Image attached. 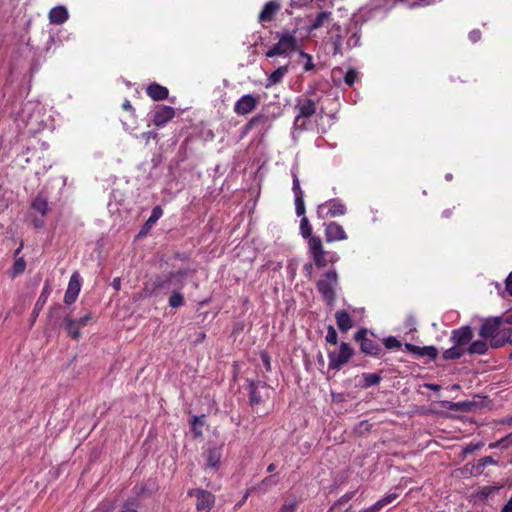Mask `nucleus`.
Returning a JSON list of instances; mask_svg holds the SVG:
<instances>
[{
	"mask_svg": "<svg viewBox=\"0 0 512 512\" xmlns=\"http://www.w3.org/2000/svg\"><path fill=\"white\" fill-rule=\"evenodd\" d=\"M466 350V353L470 355H484L489 350V344L486 339L482 338L480 340L471 341Z\"/></svg>",
	"mask_w": 512,
	"mask_h": 512,
	"instance_id": "nucleus-23",
	"label": "nucleus"
},
{
	"mask_svg": "<svg viewBox=\"0 0 512 512\" xmlns=\"http://www.w3.org/2000/svg\"><path fill=\"white\" fill-rule=\"evenodd\" d=\"M188 496L196 498L197 512H209L215 503V496L203 489H190Z\"/></svg>",
	"mask_w": 512,
	"mask_h": 512,
	"instance_id": "nucleus-10",
	"label": "nucleus"
},
{
	"mask_svg": "<svg viewBox=\"0 0 512 512\" xmlns=\"http://www.w3.org/2000/svg\"><path fill=\"white\" fill-rule=\"evenodd\" d=\"M325 339H326L327 343H329V344H332V345L337 344V339H338L337 332L332 325L328 326Z\"/></svg>",
	"mask_w": 512,
	"mask_h": 512,
	"instance_id": "nucleus-43",
	"label": "nucleus"
},
{
	"mask_svg": "<svg viewBox=\"0 0 512 512\" xmlns=\"http://www.w3.org/2000/svg\"><path fill=\"white\" fill-rule=\"evenodd\" d=\"M146 93L154 101H161L168 98L169 90L158 83H152L147 86Z\"/></svg>",
	"mask_w": 512,
	"mask_h": 512,
	"instance_id": "nucleus-19",
	"label": "nucleus"
},
{
	"mask_svg": "<svg viewBox=\"0 0 512 512\" xmlns=\"http://www.w3.org/2000/svg\"><path fill=\"white\" fill-rule=\"evenodd\" d=\"M454 209H455V207H453V208H448V209L443 210V212H442V217H443V218H446V219L451 218V217H452V215H453V210H454Z\"/></svg>",
	"mask_w": 512,
	"mask_h": 512,
	"instance_id": "nucleus-58",
	"label": "nucleus"
},
{
	"mask_svg": "<svg viewBox=\"0 0 512 512\" xmlns=\"http://www.w3.org/2000/svg\"><path fill=\"white\" fill-rule=\"evenodd\" d=\"M112 286L113 288H115L116 290H119L120 289V286H121V280L120 278H114L113 281H112Z\"/></svg>",
	"mask_w": 512,
	"mask_h": 512,
	"instance_id": "nucleus-62",
	"label": "nucleus"
},
{
	"mask_svg": "<svg viewBox=\"0 0 512 512\" xmlns=\"http://www.w3.org/2000/svg\"><path fill=\"white\" fill-rule=\"evenodd\" d=\"M313 264L311 262H308L306 264H304L303 266V273L305 274V276L310 280L312 279V276H313Z\"/></svg>",
	"mask_w": 512,
	"mask_h": 512,
	"instance_id": "nucleus-50",
	"label": "nucleus"
},
{
	"mask_svg": "<svg viewBox=\"0 0 512 512\" xmlns=\"http://www.w3.org/2000/svg\"><path fill=\"white\" fill-rule=\"evenodd\" d=\"M188 273V269H179L156 276L153 282L152 293L167 294L169 291L174 292L182 290L185 286Z\"/></svg>",
	"mask_w": 512,
	"mask_h": 512,
	"instance_id": "nucleus-3",
	"label": "nucleus"
},
{
	"mask_svg": "<svg viewBox=\"0 0 512 512\" xmlns=\"http://www.w3.org/2000/svg\"><path fill=\"white\" fill-rule=\"evenodd\" d=\"M494 490L495 488L491 486L483 487V489L481 490V495L487 498Z\"/></svg>",
	"mask_w": 512,
	"mask_h": 512,
	"instance_id": "nucleus-57",
	"label": "nucleus"
},
{
	"mask_svg": "<svg viewBox=\"0 0 512 512\" xmlns=\"http://www.w3.org/2000/svg\"><path fill=\"white\" fill-rule=\"evenodd\" d=\"M405 348L408 352L418 355V356H421V351H422L421 348L422 347L411 344V343H406Z\"/></svg>",
	"mask_w": 512,
	"mask_h": 512,
	"instance_id": "nucleus-47",
	"label": "nucleus"
},
{
	"mask_svg": "<svg viewBox=\"0 0 512 512\" xmlns=\"http://www.w3.org/2000/svg\"><path fill=\"white\" fill-rule=\"evenodd\" d=\"M337 283L338 275L334 269L325 272L316 283L317 290L328 305H332L336 299Z\"/></svg>",
	"mask_w": 512,
	"mask_h": 512,
	"instance_id": "nucleus-5",
	"label": "nucleus"
},
{
	"mask_svg": "<svg viewBox=\"0 0 512 512\" xmlns=\"http://www.w3.org/2000/svg\"><path fill=\"white\" fill-rule=\"evenodd\" d=\"M473 337L474 333L469 325L453 329L450 335V341L453 343V346L443 351L442 359L450 361L463 357Z\"/></svg>",
	"mask_w": 512,
	"mask_h": 512,
	"instance_id": "nucleus-1",
	"label": "nucleus"
},
{
	"mask_svg": "<svg viewBox=\"0 0 512 512\" xmlns=\"http://www.w3.org/2000/svg\"><path fill=\"white\" fill-rule=\"evenodd\" d=\"M488 465H497V461L492 456H485L478 460L477 464L474 466L475 474L480 475L483 473V470Z\"/></svg>",
	"mask_w": 512,
	"mask_h": 512,
	"instance_id": "nucleus-32",
	"label": "nucleus"
},
{
	"mask_svg": "<svg viewBox=\"0 0 512 512\" xmlns=\"http://www.w3.org/2000/svg\"><path fill=\"white\" fill-rule=\"evenodd\" d=\"M31 208L38 212L42 217H45L48 213V201L47 199L38 194L31 202Z\"/></svg>",
	"mask_w": 512,
	"mask_h": 512,
	"instance_id": "nucleus-26",
	"label": "nucleus"
},
{
	"mask_svg": "<svg viewBox=\"0 0 512 512\" xmlns=\"http://www.w3.org/2000/svg\"><path fill=\"white\" fill-rule=\"evenodd\" d=\"M267 116L265 114H257L253 116L244 126L243 134H247L250 132L255 126L258 124H264L267 121Z\"/></svg>",
	"mask_w": 512,
	"mask_h": 512,
	"instance_id": "nucleus-31",
	"label": "nucleus"
},
{
	"mask_svg": "<svg viewBox=\"0 0 512 512\" xmlns=\"http://www.w3.org/2000/svg\"><path fill=\"white\" fill-rule=\"evenodd\" d=\"M325 239L327 242L340 241L347 239V234L341 225L329 222L325 224Z\"/></svg>",
	"mask_w": 512,
	"mask_h": 512,
	"instance_id": "nucleus-17",
	"label": "nucleus"
},
{
	"mask_svg": "<svg viewBox=\"0 0 512 512\" xmlns=\"http://www.w3.org/2000/svg\"><path fill=\"white\" fill-rule=\"evenodd\" d=\"M349 500L350 497L348 496L347 493L342 498H340L336 503H334V505L328 512H349L352 505H349L348 507L344 508V506L348 503Z\"/></svg>",
	"mask_w": 512,
	"mask_h": 512,
	"instance_id": "nucleus-33",
	"label": "nucleus"
},
{
	"mask_svg": "<svg viewBox=\"0 0 512 512\" xmlns=\"http://www.w3.org/2000/svg\"><path fill=\"white\" fill-rule=\"evenodd\" d=\"M300 55L307 59V62L304 65V71L307 72V71L312 70L314 68L312 56L307 54V53H305L304 51H301Z\"/></svg>",
	"mask_w": 512,
	"mask_h": 512,
	"instance_id": "nucleus-45",
	"label": "nucleus"
},
{
	"mask_svg": "<svg viewBox=\"0 0 512 512\" xmlns=\"http://www.w3.org/2000/svg\"><path fill=\"white\" fill-rule=\"evenodd\" d=\"M276 483H277V481L274 479V475H271V476L265 477L261 481L260 486L270 487V486L276 485Z\"/></svg>",
	"mask_w": 512,
	"mask_h": 512,
	"instance_id": "nucleus-51",
	"label": "nucleus"
},
{
	"mask_svg": "<svg viewBox=\"0 0 512 512\" xmlns=\"http://www.w3.org/2000/svg\"><path fill=\"white\" fill-rule=\"evenodd\" d=\"M482 447V443H469L467 446H465L463 448V453L464 454H471L473 453L474 451L480 449Z\"/></svg>",
	"mask_w": 512,
	"mask_h": 512,
	"instance_id": "nucleus-46",
	"label": "nucleus"
},
{
	"mask_svg": "<svg viewBox=\"0 0 512 512\" xmlns=\"http://www.w3.org/2000/svg\"><path fill=\"white\" fill-rule=\"evenodd\" d=\"M276 468H277L276 464L275 463H271L267 467V472L273 473L276 470Z\"/></svg>",
	"mask_w": 512,
	"mask_h": 512,
	"instance_id": "nucleus-64",
	"label": "nucleus"
},
{
	"mask_svg": "<svg viewBox=\"0 0 512 512\" xmlns=\"http://www.w3.org/2000/svg\"><path fill=\"white\" fill-rule=\"evenodd\" d=\"M506 343H510V329L503 330L501 334H496L490 338L489 347L498 349L503 347Z\"/></svg>",
	"mask_w": 512,
	"mask_h": 512,
	"instance_id": "nucleus-25",
	"label": "nucleus"
},
{
	"mask_svg": "<svg viewBox=\"0 0 512 512\" xmlns=\"http://www.w3.org/2000/svg\"><path fill=\"white\" fill-rule=\"evenodd\" d=\"M174 116L175 109L172 106L160 105L157 107L154 113L153 123L157 127H162L167 122H169Z\"/></svg>",
	"mask_w": 512,
	"mask_h": 512,
	"instance_id": "nucleus-15",
	"label": "nucleus"
},
{
	"mask_svg": "<svg viewBox=\"0 0 512 512\" xmlns=\"http://www.w3.org/2000/svg\"><path fill=\"white\" fill-rule=\"evenodd\" d=\"M50 291H51L50 286H49V284L46 283L42 289L40 296L38 297V299L36 301L34 311L42 309V307L44 306V304L46 303V301L48 299Z\"/></svg>",
	"mask_w": 512,
	"mask_h": 512,
	"instance_id": "nucleus-37",
	"label": "nucleus"
},
{
	"mask_svg": "<svg viewBox=\"0 0 512 512\" xmlns=\"http://www.w3.org/2000/svg\"><path fill=\"white\" fill-rule=\"evenodd\" d=\"M288 71H289V65L288 64L278 67L276 70H274L268 76L267 81L265 83V88L269 89L272 86H274V85H276L278 83H281L283 78H284V76L288 73Z\"/></svg>",
	"mask_w": 512,
	"mask_h": 512,
	"instance_id": "nucleus-21",
	"label": "nucleus"
},
{
	"mask_svg": "<svg viewBox=\"0 0 512 512\" xmlns=\"http://www.w3.org/2000/svg\"><path fill=\"white\" fill-rule=\"evenodd\" d=\"M346 207L336 200H330L317 207V216L320 219L337 217L345 214Z\"/></svg>",
	"mask_w": 512,
	"mask_h": 512,
	"instance_id": "nucleus-11",
	"label": "nucleus"
},
{
	"mask_svg": "<svg viewBox=\"0 0 512 512\" xmlns=\"http://www.w3.org/2000/svg\"><path fill=\"white\" fill-rule=\"evenodd\" d=\"M469 38H470L473 42H476V41L480 38V31L476 30V31H472V32H470V34H469Z\"/></svg>",
	"mask_w": 512,
	"mask_h": 512,
	"instance_id": "nucleus-60",
	"label": "nucleus"
},
{
	"mask_svg": "<svg viewBox=\"0 0 512 512\" xmlns=\"http://www.w3.org/2000/svg\"><path fill=\"white\" fill-rule=\"evenodd\" d=\"M503 324V317H490L484 320L479 329V336L483 339H490L496 334H501V326Z\"/></svg>",
	"mask_w": 512,
	"mask_h": 512,
	"instance_id": "nucleus-12",
	"label": "nucleus"
},
{
	"mask_svg": "<svg viewBox=\"0 0 512 512\" xmlns=\"http://www.w3.org/2000/svg\"><path fill=\"white\" fill-rule=\"evenodd\" d=\"M424 386H425L426 388H428V389H430V390H433V391H436V392L440 391V389H441V386H440V385H438V384H433V383H426V384H424Z\"/></svg>",
	"mask_w": 512,
	"mask_h": 512,
	"instance_id": "nucleus-59",
	"label": "nucleus"
},
{
	"mask_svg": "<svg viewBox=\"0 0 512 512\" xmlns=\"http://www.w3.org/2000/svg\"><path fill=\"white\" fill-rule=\"evenodd\" d=\"M300 234L308 239L309 253L318 268L326 267L328 264V252L324 249L322 240L319 236L312 234V226L307 217H302L300 221Z\"/></svg>",
	"mask_w": 512,
	"mask_h": 512,
	"instance_id": "nucleus-2",
	"label": "nucleus"
},
{
	"mask_svg": "<svg viewBox=\"0 0 512 512\" xmlns=\"http://www.w3.org/2000/svg\"><path fill=\"white\" fill-rule=\"evenodd\" d=\"M270 397V387L262 381H251L249 384V401L251 406L265 403Z\"/></svg>",
	"mask_w": 512,
	"mask_h": 512,
	"instance_id": "nucleus-9",
	"label": "nucleus"
},
{
	"mask_svg": "<svg viewBox=\"0 0 512 512\" xmlns=\"http://www.w3.org/2000/svg\"><path fill=\"white\" fill-rule=\"evenodd\" d=\"M26 268V261L23 257L16 258L14 261V264L10 271V276L12 278L22 274L25 271Z\"/></svg>",
	"mask_w": 512,
	"mask_h": 512,
	"instance_id": "nucleus-34",
	"label": "nucleus"
},
{
	"mask_svg": "<svg viewBox=\"0 0 512 512\" xmlns=\"http://www.w3.org/2000/svg\"><path fill=\"white\" fill-rule=\"evenodd\" d=\"M92 320V314L91 313H87L85 314L84 316H82L81 318H79L78 320H75L78 325L83 328L85 327L89 321Z\"/></svg>",
	"mask_w": 512,
	"mask_h": 512,
	"instance_id": "nucleus-49",
	"label": "nucleus"
},
{
	"mask_svg": "<svg viewBox=\"0 0 512 512\" xmlns=\"http://www.w3.org/2000/svg\"><path fill=\"white\" fill-rule=\"evenodd\" d=\"M352 356V348L348 343H341L339 348L328 350L329 368L339 370Z\"/></svg>",
	"mask_w": 512,
	"mask_h": 512,
	"instance_id": "nucleus-8",
	"label": "nucleus"
},
{
	"mask_svg": "<svg viewBox=\"0 0 512 512\" xmlns=\"http://www.w3.org/2000/svg\"><path fill=\"white\" fill-rule=\"evenodd\" d=\"M297 31L298 28H293L291 30L283 29L281 32H276L278 42L268 49L265 56L273 58L278 55H285L296 51L299 48L298 39L296 37Z\"/></svg>",
	"mask_w": 512,
	"mask_h": 512,
	"instance_id": "nucleus-4",
	"label": "nucleus"
},
{
	"mask_svg": "<svg viewBox=\"0 0 512 512\" xmlns=\"http://www.w3.org/2000/svg\"><path fill=\"white\" fill-rule=\"evenodd\" d=\"M383 344L387 349H398L402 346L401 342L394 336L384 338Z\"/></svg>",
	"mask_w": 512,
	"mask_h": 512,
	"instance_id": "nucleus-40",
	"label": "nucleus"
},
{
	"mask_svg": "<svg viewBox=\"0 0 512 512\" xmlns=\"http://www.w3.org/2000/svg\"><path fill=\"white\" fill-rule=\"evenodd\" d=\"M331 13L328 11H321L317 14L316 18L313 20V22L306 27V30L308 33L321 28L324 23L330 18Z\"/></svg>",
	"mask_w": 512,
	"mask_h": 512,
	"instance_id": "nucleus-29",
	"label": "nucleus"
},
{
	"mask_svg": "<svg viewBox=\"0 0 512 512\" xmlns=\"http://www.w3.org/2000/svg\"><path fill=\"white\" fill-rule=\"evenodd\" d=\"M381 377L376 373H363L360 377L358 385L363 388H368L380 382Z\"/></svg>",
	"mask_w": 512,
	"mask_h": 512,
	"instance_id": "nucleus-30",
	"label": "nucleus"
},
{
	"mask_svg": "<svg viewBox=\"0 0 512 512\" xmlns=\"http://www.w3.org/2000/svg\"><path fill=\"white\" fill-rule=\"evenodd\" d=\"M63 327L68 336L74 340H78L81 337V327L78 323L71 318L70 315H66L63 319Z\"/></svg>",
	"mask_w": 512,
	"mask_h": 512,
	"instance_id": "nucleus-22",
	"label": "nucleus"
},
{
	"mask_svg": "<svg viewBox=\"0 0 512 512\" xmlns=\"http://www.w3.org/2000/svg\"><path fill=\"white\" fill-rule=\"evenodd\" d=\"M81 290V276L78 271L73 272L70 277L67 290L64 295V302L67 305L73 304Z\"/></svg>",
	"mask_w": 512,
	"mask_h": 512,
	"instance_id": "nucleus-14",
	"label": "nucleus"
},
{
	"mask_svg": "<svg viewBox=\"0 0 512 512\" xmlns=\"http://www.w3.org/2000/svg\"><path fill=\"white\" fill-rule=\"evenodd\" d=\"M503 323L512 324V312H507L503 317Z\"/></svg>",
	"mask_w": 512,
	"mask_h": 512,
	"instance_id": "nucleus-61",
	"label": "nucleus"
},
{
	"mask_svg": "<svg viewBox=\"0 0 512 512\" xmlns=\"http://www.w3.org/2000/svg\"><path fill=\"white\" fill-rule=\"evenodd\" d=\"M512 445V433L506 435L505 437H502L496 442L490 443L489 448L495 449V448H508Z\"/></svg>",
	"mask_w": 512,
	"mask_h": 512,
	"instance_id": "nucleus-38",
	"label": "nucleus"
},
{
	"mask_svg": "<svg viewBox=\"0 0 512 512\" xmlns=\"http://www.w3.org/2000/svg\"><path fill=\"white\" fill-rule=\"evenodd\" d=\"M295 212L298 217H305L306 209L304 198L300 199L299 197L298 199H295Z\"/></svg>",
	"mask_w": 512,
	"mask_h": 512,
	"instance_id": "nucleus-44",
	"label": "nucleus"
},
{
	"mask_svg": "<svg viewBox=\"0 0 512 512\" xmlns=\"http://www.w3.org/2000/svg\"><path fill=\"white\" fill-rule=\"evenodd\" d=\"M332 79L335 83H338L341 80V77H344V82L352 87V68H348L345 72L342 68L336 67L332 70Z\"/></svg>",
	"mask_w": 512,
	"mask_h": 512,
	"instance_id": "nucleus-28",
	"label": "nucleus"
},
{
	"mask_svg": "<svg viewBox=\"0 0 512 512\" xmlns=\"http://www.w3.org/2000/svg\"><path fill=\"white\" fill-rule=\"evenodd\" d=\"M168 303L171 308L182 307L185 303L183 294H181L180 291L172 292L171 296L169 297Z\"/></svg>",
	"mask_w": 512,
	"mask_h": 512,
	"instance_id": "nucleus-35",
	"label": "nucleus"
},
{
	"mask_svg": "<svg viewBox=\"0 0 512 512\" xmlns=\"http://www.w3.org/2000/svg\"><path fill=\"white\" fill-rule=\"evenodd\" d=\"M505 290L510 296H512V271L505 280Z\"/></svg>",
	"mask_w": 512,
	"mask_h": 512,
	"instance_id": "nucleus-52",
	"label": "nucleus"
},
{
	"mask_svg": "<svg viewBox=\"0 0 512 512\" xmlns=\"http://www.w3.org/2000/svg\"><path fill=\"white\" fill-rule=\"evenodd\" d=\"M68 17V11L64 6L53 7L48 14L49 22L55 25H61L65 23Z\"/></svg>",
	"mask_w": 512,
	"mask_h": 512,
	"instance_id": "nucleus-20",
	"label": "nucleus"
},
{
	"mask_svg": "<svg viewBox=\"0 0 512 512\" xmlns=\"http://www.w3.org/2000/svg\"><path fill=\"white\" fill-rule=\"evenodd\" d=\"M163 214V210L160 206H155L151 212L150 217L143 226L144 229H149Z\"/></svg>",
	"mask_w": 512,
	"mask_h": 512,
	"instance_id": "nucleus-36",
	"label": "nucleus"
},
{
	"mask_svg": "<svg viewBox=\"0 0 512 512\" xmlns=\"http://www.w3.org/2000/svg\"><path fill=\"white\" fill-rule=\"evenodd\" d=\"M198 424H199V425H202L203 423H202V422H200V420H199V418H198V417L194 416V417H193V421H192V425H193L194 430H196V425H198Z\"/></svg>",
	"mask_w": 512,
	"mask_h": 512,
	"instance_id": "nucleus-63",
	"label": "nucleus"
},
{
	"mask_svg": "<svg viewBox=\"0 0 512 512\" xmlns=\"http://www.w3.org/2000/svg\"><path fill=\"white\" fill-rule=\"evenodd\" d=\"M335 317L337 326L341 332H347L352 328V320L346 311H338Z\"/></svg>",
	"mask_w": 512,
	"mask_h": 512,
	"instance_id": "nucleus-27",
	"label": "nucleus"
},
{
	"mask_svg": "<svg viewBox=\"0 0 512 512\" xmlns=\"http://www.w3.org/2000/svg\"><path fill=\"white\" fill-rule=\"evenodd\" d=\"M205 467L218 470L221 465L222 449L221 447H209L204 453Z\"/></svg>",
	"mask_w": 512,
	"mask_h": 512,
	"instance_id": "nucleus-16",
	"label": "nucleus"
},
{
	"mask_svg": "<svg viewBox=\"0 0 512 512\" xmlns=\"http://www.w3.org/2000/svg\"><path fill=\"white\" fill-rule=\"evenodd\" d=\"M122 108L129 112L131 114V116H134V113H135V110L134 108L132 107L131 103L129 100H125L122 104Z\"/></svg>",
	"mask_w": 512,
	"mask_h": 512,
	"instance_id": "nucleus-55",
	"label": "nucleus"
},
{
	"mask_svg": "<svg viewBox=\"0 0 512 512\" xmlns=\"http://www.w3.org/2000/svg\"><path fill=\"white\" fill-rule=\"evenodd\" d=\"M261 359H262V362L266 368L267 371H270L271 370V362H270V357L268 356L267 353H262L261 354Z\"/></svg>",
	"mask_w": 512,
	"mask_h": 512,
	"instance_id": "nucleus-54",
	"label": "nucleus"
},
{
	"mask_svg": "<svg viewBox=\"0 0 512 512\" xmlns=\"http://www.w3.org/2000/svg\"><path fill=\"white\" fill-rule=\"evenodd\" d=\"M280 8L281 5L276 0H271L267 2L258 16V21L262 24L266 22H271L274 19L277 12L280 10Z\"/></svg>",
	"mask_w": 512,
	"mask_h": 512,
	"instance_id": "nucleus-18",
	"label": "nucleus"
},
{
	"mask_svg": "<svg viewBox=\"0 0 512 512\" xmlns=\"http://www.w3.org/2000/svg\"><path fill=\"white\" fill-rule=\"evenodd\" d=\"M297 509V503L296 502H290L285 503L280 509V512H296Z\"/></svg>",
	"mask_w": 512,
	"mask_h": 512,
	"instance_id": "nucleus-48",
	"label": "nucleus"
},
{
	"mask_svg": "<svg viewBox=\"0 0 512 512\" xmlns=\"http://www.w3.org/2000/svg\"><path fill=\"white\" fill-rule=\"evenodd\" d=\"M259 97L252 94L241 96L234 105V112L237 115H247L254 111L259 104Z\"/></svg>",
	"mask_w": 512,
	"mask_h": 512,
	"instance_id": "nucleus-13",
	"label": "nucleus"
},
{
	"mask_svg": "<svg viewBox=\"0 0 512 512\" xmlns=\"http://www.w3.org/2000/svg\"><path fill=\"white\" fill-rule=\"evenodd\" d=\"M353 314H354V323L361 321L363 318V314H364V308H361L359 310H356L354 308Z\"/></svg>",
	"mask_w": 512,
	"mask_h": 512,
	"instance_id": "nucleus-56",
	"label": "nucleus"
},
{
	"mask_svg": "<svg viewBox=\"0 0 512 512\" xmlns=\"http://www.w3.org/2000/svg\"><path fill=\"white\" fill-rule=\"evenodd\" d=\"M421 356H427L431 360H435L438 357V350L434 346H424L421 348Z\"/></svg>",
	"mask_w": 512,
	"mask_h": 512,
	"instance_id": "nucleus-41",
	"label": "nucleus"
},
{
	"mask_svg": "<svg viewBox=\"0 0 512 512\" xmlns=\"http://www.w3.org/2000/svg\"><path fill=\"white\" fill-rule=\"evenodd\" d=\"M319 102V97L315 92H312L310 96L303 95L296 99L295 109L299 111V114L295 118V125H298V122L301 118H310L312 117L317 110V104Z\"/></svg>",
	"mask_w": 512,
	"mask_h": 512,
	"instance_id": "nucleus-6",
	"label": "nucleus"
},
{
	"mask_svg": "<svg viewBox=\"0 0 512 512\" xmlns=\"http://www.w3.org/2000/svg\"><path fill=\"white\" fill-rule=\"evenodd\" d=\"M31 224L35 227V228H42L44 226V217H33L32 220H31Z\"/></svg>",
	"mask_w": 512,
	"mask_h": 512,
	"instance_id": "nucleus-53",
	"label": "nucleus"
},
{
	"mask_svg": "<svg viewBox=\"0 0 512 512\" xmlns=\"http://www.w3.org/2000/svg\"><path fill=\"white\" fill-rule=\"evenodd\" d=\"M292 190H293L295 199H298L299 197H300V199L304 198V192L302 191V189L300 187L299 179H298L297 175H295V174L293 175V187H292Z\"/></svg>",
	"mask_w": 512,
	"mask_h": 512,
	"instance_id": "nucleus-42",
	"label": "nucleus"
},
{
	"mask_svg": "<svg viewBox=\"0 0 512 512\" xmlns=\"http://www.w3.org/2000/svg\"><path fill=\"white\" fill-rule=\"evenodd\" d=\"M354 341L360 344L361 351L367 355L378 356L382 351L380 344L375 340V335L370 333L369 337L365 328L359 329L354 334Z\"/></svg>",
	"mask_w": 512,
	"mask_h": 512,
	"instance_id": "nucleus-7",
	"label": "nucleus"
},
{
	"mask_svg": "<svg viewBox=\"0 0 512 512\" xmlns=\"http://www.w3.org/2000/svg\"><path fill=\"white\" fill-rule=\"evenodd\" d=\"M63 307L60 304H54L48 313V317L51 321H58L61 318V311Z\"/></svg>",
	"mask_w": 512,
	"mask_h": 512,
	"instance_id": "nucleus-39",
	"label": "nucleus"
},
{
	"mask_svg": "<svg viewBox=\"0 0 512 512\" xmlns=\"http://www.w3.org/2000/svg\"><path fill=\"white\" fill-rule=\"evenodd\" d=\"M398 494L390 493L385 495L383 498L379 499L376 503L370 506L367 509L360 510L359 512H379L384 506L392 503L395 499H397Z\"/></svg>",
	"mask_w": 512,
	"mask_h": 512,
	"instance_id": "nucleus-24",
	"label": "nucleus"
}]
</instances>
